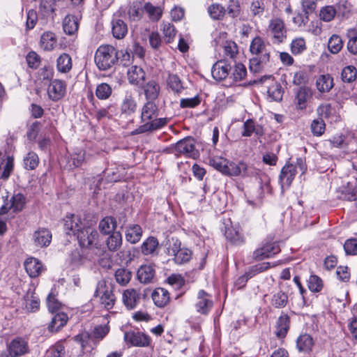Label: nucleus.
<instances>
[{
	"label": "nucleus",
	"mask_w": 357,
	"mask_h": 357,
	"mask_svg": "<svg viewBox=\"0 0 357 357\" xmlns=\"http://www.w3.org/2000/svg\"><path fill=\"white\" fill-rule=\"evenodd\" d=\"M56 70L58 72L66 74L69 73L73 67L72 59L69 54L62 53L56 59Z\"/></svg>",
	"instance_id": "31"
},
{
	"label": "nucleus",
	"mask_w": 357,
	"mask_h": 357,
	"mask_svg": "<svg viewBox=\"0 0 357 357\" xmlns=\"http://www.w3.org/2000/svg\"><path fill=\"white\" fill-rule=\"evenodd\" d=\"M349 40L347 44L348 51L354 54H357V34L354 29H349L347 33Z\"/></svg>",
	"instance_id": "52"
},
{
	"label": "nucleus",
	"mask_w": 357,
	"mask_h": 357,
	"mask_svg": "<svg viewBox=\"0 0 357 357\" xmlns=\"http://www.w3.org/2000/svg\"><path fill=\"white\" fill-rule=\"evenodd\" d=\"M280 252V248L277 243H266L253 252L252 258L255 261H261L266 258L273 257Z\"/></svg>",
	"instance_id": "9"
},
{
	"label": "nucleus",
	"mask_w": 357,
	"mask_h": 357,
	"mask_svg": "<svg viewBox=\"0 0 357 357\" xmlns=\"http://www.w3.org/2000/svg\"><path fill=\"white\" fill-rule=\"evenodd\" d=\"M191 257V250L185 248H181L174 256V260L177 264H183L189 261Z\"/></svg>",
	"instance_id": "55"
},
{
	"label": "nucleus",
	"mask_w": 357,
	"mask_h": 357,
	"mask_svg": "<svg viewBox=\"0 0 357 357\" xmlns=\"http://www.w3.org/2000/svg\"><path fill=\"white\" fill-rule=\"evenodd\" d=\"M167 82L168 86L176 93H179L183 89L181 81L176 75H169L167 79Z\"/></svg>",
	"instance_id": "59"
},
{
	"label": "nucleus",
	"mask_w": 357,
	"mask_h": 357,
	"mask_svg": "<svg viewBox=\"0 0 357 357\" xmlns=\"http://www.w3.org/2000/svg\"><path fill=\"white\" fill-rule=\"evenodd\" d=\"M208 12L213 20H221L226 14L225 8L219 3H213L208 8Z\"/></svg>",
	"instance_id": "54"
},
{
	"label": "nucleus",
	"mask_w": 357,
	"mask_h": 357,
	"mask_svg": "<svg viewBox=\"0 0 357 357\" xmlns=\"http://www.w3.org/2000/svg\"><path fill=\"white\" fill-rule=\"evenodd\" d=\"M288 303V295L282 291L275 293L271 300V304L275 308H283Z\"/></svg>",
	"instance_id": "43"
},
{
	"label": "nucleus",
	"mask_w": 357,
	"mask_h": 357,
	"mask_svg": "<svg viewBox=\"0 0 357 357\" xmlns=\"http://www.w3.org/2000/svg\"><path fill=\"white\" fill-rule=\"evenodd\" d=\"M162 31L164 34L165 39L166 40V43H171L176 36V29L174 25L169 22H163L162 25Z\"/></svg>",
	"instance_id": "58"
},
{
	"label": "nucleus",
	"mask_w": 357,
	"mask_h": 357,
	"mask_svg": "<svg viewBox=\"0 0 357 357\" xmlns=\"http://www.w3.org/2000/svg\"><path fill=\"white\" fill-rule=\"evenodd\" d=\"M313 338L308 334L301 335L296 340V347L299 351L308 352L314 345Z\"/></svg>",
	"instance_id": "36"
},
{
	"label": "nucleus",
	"mask_w": 357,
	"mask_h": 357,
	"mask_svg": "<svg viewBox=\"0 0 357 357\" xmlns=\"http://www.w3.org/2000/svg\"><path fill=\"white\" fill-rule=\"evenodd\" d=\"M310 128L314 135L321 136L325 132L326 124L322 119H317L312 121Z\"/></svg>",
	"instance_id": "61"
},
{
	"label": "nucleus",
	"mask_w": 357,
	"mask_h": 357,
	"mask_svg": "<svg viewBox=\"0 0 357 357\" xmlns=\"http://www.w3.org/2000/svg\"><path fill=\"white\" fill-rule=\"evenodd\" d=\"M66 83L61 79L52 80L48 87L49 98L53 101H58L63 98L66 93Z\"/></svg>",
	"instance_id": "13"
},
{
	"label": "nucleus",
	"mask_w": 357,
	"mask_h": 357,
	"mask_svg": "<svg viewBox=\"0 0 357 357\" xmlns=\"http://www.w3.org/2000/svg\"><path fill=\"white\" fill-rule=\"evenodd\" d=\"M268 96L273 100L280 101L282 99L283 89L280 83L277 82H273L267 90Z\"/></svg>",
	"instance_id": "46"
},
{
	"label": "nucleus",
	"mask_w": 357,
	"mask_h": 357,
	"mask_svg": "<svg viewBox=\"0 0 357 357\" xmlns=\"http://www.w3.org/2000/svg\"><path fill=\"white\" fill-rule=\"evenodd\" d=\"M24 268L31 278H36L40 274L43 266L38 259L30 257L24 261Z\"/></svg>",
	"instance_id": "25"
},
{
	"label": "nucleus",
	"mask_w": 357,
	"mask_h": 357,
	"mask_svg": "<svg viewBox=\"0 0 357 357\" xmlns=\"http://www.w3.org/2000/svg\"><path fill=\"white\" fill-rule=\"evenodd\" d=\"M175 155H183L188 158H197L199 153L195 148V140L192 137H186L178 141L174 146Z\"/></svg>",
	"instance_id": "6"
},
{
	"label": "nucleus",
	"mask_w": 357,
	"mask_h": 357,
	"mask_svg": "<svg viewBox=\"0 0 357 357\" xmlns=\"http://www.w3.org/2000/svg\"><path fill=\"white\" fill-rule=\"evenodd\" d=\"M114 276L117 283L125 286L130 281L132 273L126 268H121L116 271Z\"/></svg>",
	"instance_id": "49"
},
{
	"label": "nucleus",
	"mask_w": 357,
	"mask_h": 357,
	"mask_svg": "<svg viewBox=\"0 0 357 357\" xmlns=\"http://www.w3.org/2000/svg\"><path fill=\"white\" fill-rule=\"evenodd\" d=\"M213 305L211 296L203 289L199 290L197 293L195 303L197 312L202 314H206L212 308Z\"/></svg>",
	"instance_id": "15"
},
{
	"label": "nucleus",
	"mask_w": 357,
	"mask_h": 357,
	"mask_svg": "<svg viewBox=\"0 0 357 357\" xmlns=\"http://www.w3.org/2000/svg\"><path fill=\"white\" fill-rule=\"evenodd\" d=\"M137 102L131 91H126L121 104V112L126 116L132 115L137 110Z\"/></svg>",
	"instance_id": "19"
},
{
	"label": "nucleus",
	"mask_w": 357,
	"mask_h": 357,
	"mask_svg": "<svg viewBox=\"0 0 357 357\" xmlns=\"http://www.w3.org/2000/svg\"><path fill=\"white\" fill-rule=\"evenodd\" d=\"M225 235L228 241L236 245H241L245 243V238L238 229L233 227H228L226 229Z\"/></svg>",
	"instance_id": "34"
},
{
	"label": "nucleus",
	"mask_w": 357,
	"mask_h": 357,
	"mask_svg": "<svg viewBox=\"0 0 357 357\" xmlns=\"http://www.w3.org/2000/svg\"><path fill=\"white\" fill-rule=\"evenodd\" d=\"M25 204V197L21 194L17 193L14 195L10 201H8L1 206L0 208V215L6 214L9 210L13 209V212L21 211Z\"/></svg>",
	"instance_id": "12"
},
{
	"label": "nucleus",
	"mask_w": 357,
	"mask_h": 357,
	"mask_svg": "<svg viewBox=\"0 0 357 357\" xmlns=\"http://www.w3.org/2000/svg\"><path fill=\"white\" fill-rule=\"evenodd\" d=\"M232 70V63L226 59H222L215 63L211 69L213 77L218 81L226 79L229 75L231 76Z\"/></svg>",
	"instance_id": "10"
},
{
	"label": "nucleus",
	"mask_w": 357,
	"mask_h": 357,
	"mask_svg": "<svg viewBox=\"0 0 357 357\" xmlns=\"http://www.w3.org/2000/svg\"><path fill=\"white\" fill-rule=\"evenodd\" d=\"M98 237L97 231L91 227L81 229L77 235L79 243L82 248H89L91 245H96Z\"/></svg>",
	"instance_id": "11"
},
{
	"label": "nucleus",
	"mask_w": 357,
	"mask_h": 357,
	"mask_svg": "<svg viewBox=\"0 0 357 357\" xmlns=\"http://www.w3.org/2000/svg\"><path fill=\"white\" fill-rule=\"evenodd\" d=\"M247 73L245 66L241 63H236L234 61L232 63V70L231 71V77L235 81H240L245 78Z\"/></svg>",
	"instance_id": "47"
},
{
	"label": "nucleus",
	"mask_w": 357,
	"mask_h": 357,
	"mask_svg": "<svg viewBox=\"0 0 357 357\" xmlns=\"http://www.w3.org/2000/svg\"><path fill=\"white\" fill-rule=\"evenodd\" d=\"M250 51L254 55L250 59V70L253 73H259L270 60L269 45L261 37L257 36L251 41Z\"/></svg>",
	"instance_id": "2"
},
{
	"label": "nucleus",
	"mask_w": 357,
	"mask_h": 357,
	"mask_svg": "<svg viewBox=\"0 0 357 357\" xmlns=\"http://www.w3.org/2000/svg\"><path fill=\"white\" fill-rule=\"evenodd\" d=\"M122 245V236L119 231H114L107 238V245L110 251L118 250Z\"/></svg>",
	"instance_id": "44"
},
{
	"label": "nucleus",
	"mask_w": 357,
	"mask_h": 357,
	"mask_svg": "<svg viewBox=\"0 0 357 357\" xmlns=\"http://www.w3.org/2000/svg\"><path fill=\"white\" fill-rule=\"evenodd\" d=\"M64 354V346L61 343L58 342L47 350L46 357H63Z\"/></svg>",
	"instance_id": "64"
},
{
	"label": "nucleus",
	"mask_w": 357,
	"mask_h": 357,
	"mask_svg": "<svg viewBox=\"0 0 357 357\" xmlns=\"http://www.w3.org/2000/svg\"><path fill=\"white\" fill-rule=\"evenodd\" d=\"M145 72L137 66H132L128 71V79L131 84L140 85L145 79Z\"/></svg>",
	"instance_id": "27"
},
{
	"label": "nucleus",
	"mask_w": 357,
	"mask_h": 357,
	"mask_svg": "<svg viewBox=\"0 0 357 357\" xmlns=\"http://www.w3.org/2000/svg\"><path fill=\"white\" fill-rule=\"evenodd\" d=\"M256 174L255 168L243 162H227L224 175L229 176L251 177Z\"/></svg>",
	"instance_id": "5"
},
{
	"label": "nucleus",
	"mask_w": 357,
	"mask_h": 357,
	"mask_svg": "<svg viewBox=\"0 0 357 357\" xmlns=\"http://www.w3.org/2000/svg\"><path fill=\"white\" fill-rule=\"evenodd\" d=\"M7 351L10 357H20L27 354L30 351L28 341L17 337L7 344Z\"/></svg>",
	"instance_id": "7"
},
{
	"label": "nucleus",
	"mask_w": 357,
	"mask_h": 357,
	"mask_svg": "<svg viewBox=\"0 0 357 357\" xmlns=\"http://www.w3.org/2000/svg\"><path fill=\"white\" fill-rule=\"evenodd\" d=\"M158 107L155 102L146 101L141 109V121L144 124L132 132V135H139L147 132H153L165 126L169 119L157 118Z\"/></svg>",
	"instance_id": "1"
},
{
	"label": "nucleus",
	"mask_w": 357,
	"mask_h": 357,
	"mask_svg": "<svg viewBox=\"0 0 357 357\" xmlns=\"http://www.w3.org/2000/svg\"><path fill=\"white\" fill-rule=\"evenodd\" d=\"M342 40L338 35H333L328 40V48L332 54L338 53L342 48Z\"/></svg>",
	"instance_id": "53"
},
{
	"label": "nucleus",
	"mask_w": 357,
	"mask_h": 357,
	"mask_svg": "<svg viewBox=\"0 0 357 357\" xmlns=\"http://www.w3.org/2000/svg\"><path fill=\"white\" fill-rule=\"evenodd\" d=\"M98 227L102 234H109L116 227V219L111 216H107L100 221Z\"/></svg>",
	"instance_id": "41"
},
{
	"label": "nucleus",
	"mask_w": 357,
	"mask_h": 357,
	"mask_svg": "<svg viewBox=\"0 0 357 357\" xmlns=\"http://www.w3.org/2000/svg\"><path fill=\"white\" fill-rule=\"evenodd\" d=\"M228 15L232 18L237 17L241 13V6L238 1L230 0L226 10Z\"/></svg>",
	"instance_id": "62"
},
{
	"label": "nucleus",
	"mask_w": 357,
	"mask_h": 357,
	"mask_svg": "<svg viewBox=\"0 0 357 357\" xmlns=\"http://www.w3.org/2000/svg\"><path fill=\"white\" fill-rule=\"evenodd\" d=\"M223 54L225 57V59L227 60V59L229 58L230 59L229 62L233 63L238 52L236 43L231 40L226 41L223 45Z\"/></svg>",
	"instance_id": "42"
},
{
	"label": "nucleus",
	"mask_w": 357,
	"mask_h": 357,
	"mask_svg": "<svg viewBox=\"0 0 357 357\" xmlns=\"http://www.w3.org/2000/svg\"><path fill=\"white\" fill-rule=\"evenodd\" d=\"M68 315L64 312H59L56 313L52 319V321L50 322L48 328L49 331L53 332V331H58L59 329H61L62 327H63L67 321H68Z\"/></svg>",
	"instance_id": "37"
},
{
	"label": "nucleus",
	"mask_w": 357,
	"mask_h": 357,
	"mask_svg": "<svg viewBox=\"0 0 357 357\" xmlns=\"http://www.w3.org/2000/svg\"><path fill=\"white\" fill-rule=\"evenodd\" d=\"M79 28V20L73 15H68L63 21V29L64 32L72 36L75 34Z\"/></svg>",
	"instance_id": "29"
},
{
	"label": "nucleus",
	"mask_w": 357,
	"mask_h": 357,
	"mask_svg": "<svg viewBox=\"0 0 357 357\" xmlns=\"http://www.w3.org/2000/svg\"><path fill=\"white\" fill-rule=\"evenodd\" d=\"M309 289L312 292H319L323 287L321 279L315 275H312L307 280Z\"/></svg>",
	"instance_id": "60"
},
{
	"label": "nucleus",
	"mask_w": 357,
	"mask_h": 357,
	"mask_svg": "<svg viewBox=\"0 0 357 357\" xmlns=\"http://www.w3.org/2000/svg\"><path fill=\"white\" fill-rule=\"evenodd\" d=\"M154 304L160 308L165 307L170 301L169 291L162 287L156 288L151 294Z\"/></svg>",
	"instance_id": "23"
},
{
	"label": "nucleus",
	"mask_w": 357,
	"mask_h": 357,
	"mask_svg": "<svg viewBox=\"0 0 357 357\" xmlns=\"http://www.w3.org/2000/svg\"><path fill=\"white\" fill-rule=\"evenodd\" d=\"M64 229L68 234L77 236V232L82 229L79 219L73 215L70 217H66L64 223Z\"/></svg>",
	"instance_id": "32"
},
{
	"label": "nucleus",
	"mask_w": 357,
	"mask_h": 357,
	"mask_svg": "<svg viewBox=\"0 0 357 357\" xmlns=\"http://www.w3.org/2000/svg\"><path fill=\"white\" fill-rule=\"evenodd\" d=\"M124 340L133 347H145L150 344V338L148 335L135 331L126 332L124 333Z\"/></svg>",
	"instance_id": "14"
},
{
	"label": "nucleus",
	"mask_w": 357,
	"mask_h": 357,
	"mask_svg": "<svg viewBox=\"0 0 357 357\" xmlns=\"http://www.w3.org/2000/svg\"><path fill=\"white\" fill-rule=\"evenodd\" d=\"M296 174V167L293 164H287L282 168L279 175V181L282 191L284 188L290 187Z\"/></svg>",
	"instance_id": "16"
},
{
	"label": "nucleus",
	"mask_w": 357,
	"mask_h": 357,
	"mask_svg": "<svg viewBox=\"0 0 357 357\" xmlns=\"http://www.w3.org/2000/svg\"><path fill=\"white\" fill-rule=\"evenodd\" d=\"M159 243L155 237L147 238L141 245L142 253L144 255H153L156 251Z\"/></svg>",
	"instance_id": "39"
},
{
	"label": "nucleus",
	"mask_w": 357,
	"mask_h": 357,
	"mask_svg": "<svg viewBox=\"0 0 357 357\" xmlns=\"http://www.w3.org/2000/svg\"><path fill=\"white\" fill-rule=\"evenodd\" d=\"M96 66L100 70H107L119 61V52L110 45H102L94 56Z\"/></svg>",
	"instance_id": "3"
},
{
	"label": "nucleus",
	"mask_w": 357,
	"mask_h": 357,
	"mask_svg": "<svg viewBox=\"0 0 357 357\" xmlns=\"http://www.w3.org/2000/svg\"><path fill=\"white\" fill-rule=\"evenodd\" d=\"M268 31L272 36L274 43H282L287 36L284 23L279 18H274L270 21Z\"/></svg>",
	"instance_id": "8"
},
{
	"label": "nucleus",
	"mask_w": 357,
	"mask_h": 357,
	"mask_svg": "<svg viewBox=\"0 0 357 357\" xmlns=\"http://www.w3.org/2000/svg\"><path fill=\"white\" fill-rule=\"evenodd\" d=\"M142 236V229L139 225H131L126 231V239L132 244L139 242Z\"/></svg>",
	"instance_id": "33"
},
{
	"label": "nucleus",
	"mask_w": 357,
	"mask_h": 357,
	"mask_svg": "<svg viewBox=\"0 0 357 357\" xmlns=\"http://www.w3.org/2000/svg\"><path fill=\"white\" fill-rule=\"evenodd\" d=\"M117 113V107L115 104H109L105 107L98 109L95 112V116L98 121L102 119H112Z\"/></svg>",
	"instance_id": "38"
},
{
	"label": "nucleus",
	"mask_w": 357,
	"mask_h": 357,
	"mask_svg": "<svg viewBox=\"0 0 357 357\" xmlns=\"http://www.w3.org/2000/svg\"><path fill=\"white\" fill-rule=\"evenodd\" d=\"M144 13V6H142L140 1L133 2L128 10L129 17L132 20L141 19Z\"/></svg>",
	"instance_id": "51"
},
{
	"label": "nucleus",
	"mask_w": 357,
	"mask_h": 357,
	"mask_svg": "<svg viewBox=\"0 0 357 357\" xmlns=\"http://www.w3.org/2000/svg\"><path fill=\"white\" fill-rule=\"evenodd\" d=\"M243 130L241 133L243 137H251L255 134L257 137L264 135V128L263 126L258 124L253 119H247L243 123Z\"/></svg>",
	"instance_id": "20"
},
{
	"label": "nucleus",
	"mask_w": 357,
	"mask_h": 357,
	"mask_svg": "<svg viewBox=\"0 0 357 357\" xmlns=\"http://www.w3.org/2000/svg\"><path fill=\"white\" fill-rule=\"evenodd\" d=\"M122 301L128 310H133L141 301V294L139 291L135 289H127L123 292Z\"/></svg>",
	"instance_id": "17"
},
{
	"label": "nucleus",
	"mask_w": 357,
	"mask_h": 357,
	"mask_svg": "<svg viewBox=\"0 0 357 357\" xmlns=\"http://www.w3.org/2000/svg\"><path fill=\"white\" fill-rule=\"evenodd\" d=\"M155 271L151 265H142L137 272V280L142 284H149L154 282Z\"/></svg>",
	"instance_id": "21"
},
{
	"label": "nucleus",
	"mask_w": 357,
	"mask_h": 357,
	"mask_svg": "<svg viewBox=\"0 0 357 357\" xmlns=\"http://www.w3.org/2000/svg\"><path fill=\"white\" fill-rule=\"evenodd\" d=\"M112 93L111 86L107 83L98 84L96 89V96L99 100L108 99Z\"/></svg>",
	"instance_id": "50"
},
{
	"label": "nucleus",
	"mask_w": 357,
	"mask_h": 357,
	"mask_svg": "<svg viewBox=\"0 0 357 357\" xmlns=\"http://www.w3.org/2000/svg\"><path fill=\"white\" fill-rule=\"evenodd\" d=\"M312 92L309 88L301 87L297 93L296 97V104L299 109H303L306 107V102L311 98Z\"/></svg>",
	"instance_id": "40"
},
{
	"label": "nucleus",
	"mask_w": 357,
	"mask_h": 357,
	"mask_svg": "<svg viewBox=\"0 0 357 357\" xmlns=\"http://www.w3.org/2000/svg\"><path fill=\"white\" fill-rule=\"evenodd\" d=\"M13 158L0 151V178L6 180L13 169Z\"/></svg>",
	"instance_id": "22"
},
{
	"label": "nucleus",
	"mask_w": 357,
	"mask_h": 357,
	"mask_svg": "<svg viewBox=\"0 0 357 357\" xmlns=\"http://www.w3.org/2000/svg\"><path fill=\"white\" fill-rule=\"evenodd\" d=\"M290 326L289 317L283 312L276 321L275 334L277 337L282 339L286 337Z\"/></svg>",
	"instance_id": "24"
},
{
	"label": "nucleus",
	"mask_w": 357,
	"mask_h": 357,
	"mask_svg": "<svg viewBox=\"0 0 357 357\" xmlns=\"http://www.w3.org/2000/svg\"><path fill=\"white\" fill-rule=\"evenodd\" d=\"M112 32L114 38L122 39L128 33V26L121 19H113L112 21Z\"/></svg>",
	"instance_id": "30"
},
{
	"label": "nucleus",
	"mask_w": 357,
	"mask_h": 357,
	"mask_svg": "<svg viewBox=\"0 0 357 357\" xmlns=\"http://www.w3.org/2000/svg\"><path fill=\"white\" fill-rule=\"evenodd\" d=\"M357 77V70L353 66H348L343 68L341 77L344 82L351 83L354 82Z\"/></svg>",
	"instance_id": "56"
},
{
	"label": "nucleus",
	"mask_w": 357,
	"mask_h": 357,
	"mask_svg": "<svg viewBox=\"0 0 357 357\" xmlns=\"http://www.w3.org/2000/svg\"><path fill=\"white\" fill-rule=\"evenodd\" d=\"M228 160L222 157L215 156L209 159V164L214 169L221 172L222 174H225V169H226Z\"/></svg>",
	"instance_id": "57"
},
{
	"label": "nucleus",
	"mask_w": 357,
	"mask_h": 357,
	"mask_svg": "<svg viewBox=\"0 0 357 357\" xmlns=\"http://www.w3.org/2000/svg\"><path fill=\"white\" fill-rule=\"evenodd\" d=\"M57 38L52 31H45L40 36V45L44 51H52L55 48Z\"/></svg>",
	"instance_id": "26"
},
{
	"label": "nucleus",
	"mask_w": 357,
	"mask_h": 357,
	"mask_svg": "<svg viewBox=\"0 0 357 357\" xmlns=\"http://www.w3.org/2000/svg\"><path fill=\"white\" fill-rule=\"evenodd\" d=\"M52 233L45 228H40L33 234V241L36 247L46 248L52 241Z\"/></svg>",
	"instance_id": "18"
},
{
	"label": "nucleus",
	"mask_w": 357,
	"mask_h": 357,
	"mask_svg": "<svg viewBox=\"0 0 357 357\" xmlns=\"http://www.w3.org/2000/svg\"><path fill=\"white\" fill-rule=\"evenodd\" d=\"M94 295L100 296V303L105 309L110 310L114 307L116 296L112 284L107 285L105 282H99Z\"/></svg>",
	"instance_id": "4"
},
{
	"label": "nucleus",
	"mask_w": 357,
	"mask_h": 357,
	"mask_svg": "<svg viewBox=\"0 0 357 357\" xmlns=\"http://www.w3.org/2000/svg\"><path fill=\"white\" fill-rule=\"evenodd\" d=\"M143 89L146 101L155 102L159 96L160 87L155 81L151 80L143 86Z\"/></svg>",
	"instance_id": "28"
},
{
	"label": "nucleus",
	"mask_w": 357,
	"mask_h": 357,
	"mask_svg": "<svg viewBox=\"0 0 357 357\" xmlns=\"http://www.w3.org/2000/svg\"><path fill=\"white\" fill-rule=\"evenodd\" d=\"M38 163L39 158L33 151H29L23 160L24 167L28 170L35 169L38 167Z\"/></svg>",
	"instance_id": "48"
},
{
	"label": "nucleus",
	"mask_w": 357,
	"mask_h": 357,
	"mask_svg": "<svg viewBox=\"0 0 357 357\" xmlns=\"http://www.w3.org/2000/svg\"><path fill=\"white\" fill-rule=\"evenodd\" d=\"M306 49L305 41L302 38H296L291 42V50L294 54H299Z\"/></svg>",
	"instance_id": "63"
},
{
	"label": "nucleus",
	"mask_w": 357,
	"mask_h": 357,
	"mask_svg": "<svg viewBox=\"0 0 357 357\" xmlns=\"http://www.w3.org/2000/svg\"><path fill=\"white\" fill-rule=\"evenodd\" d=\"M144 12L148 14L149 19L153 22L158 21L162 16V9L148 2L144 5Z\"/></svg>",
	"instance_id": "45"
},
{
	"label": "nucleus",
	"mask_w": 357,
	"mask_h": 357,
	"mask_svg": "<svg viewBox=\"0 0 357 357\" xmlns=\"http://www.w3.org/2000/svg\"><path fill=\"white\" fill-rule=\"evenodd\" d=\"M316 86L321 93L328 92L334 86L333 78L329 74L321 75L317 78Z\"/></svg>",
	"instance_id": "35"
}]
</instances>
